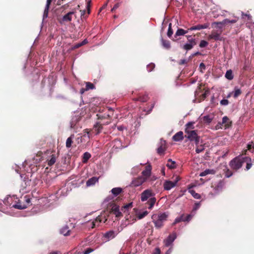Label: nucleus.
<instances>
[{"mask_svg": "<svg viewBox=\"0 0 254 254\" xmlns=\"http://www.w3.org/2000/svg\"><path fill=\"white\" fill-rule=\"evenodd\" d=\"M146 180V179L142 176L134 179L131 183V185L134 187L141 186Z\"/></svg>", "mask_w": 254, "mask_h": 254, "instance_id": "nucleus-11", "label": "nucleus"}, {"mask_svg": "<svg viewBox=\"0 0 254 254\" xmlns=\"http://www.w3.org/2000/svg\"><path fill=\"white\" fill-rule=\"evenodd\" d=\"M91 157V154L87 152H85L83 155L82 162L86 163Z\"/></svg>", "mask_w": 254, "mask_h": 254, "instance_id": "nucleus-38", "label": "nucleus"}, {"mask_svg": "<svg viewBox=\"0 0 254 254\" xmlns=\"http://www.w3.org/2000/svg\"><path fill=\"white\" fill-rule=\"evenodd\" d=\"M199 68H200L201 70H202V69L204 70L205 69V64L203 63H200L199 64Z\"/></svg>", "mask_w": 254, "mask_h": 254, "instance_id": "nucleus-62", "label": "nucleus"}, {"mask_svg": "<svg viewBox=\"0 0 254 254\" xmlns=\"http://www.w3.org/2000/svg\"><path fill=\"white\" fill-rule=\"evenodd\" d=\"M74 134H71L70 137L67 138L66 141V147L67 148H70L71 146L72 139L74 138Z\"/></svg>", "mask_w": 254, "mask_h": 254, "instance_id": "nucleus-33", "label": "nucleus"}, {"mask_svg": "<svg viewBox=\"0 0 254 254\" xmlns=\"http://www.w3.org/2000/svg\"><path fill=\"white\" fill-rule=\"evenodd\" d=\"M132 206V203L130 202V203H128L127 204H126V205H125L123 207V208L127 210L129 208H131Z\"/></svg>", "mask_w": 254, "mask_h": 254, "instance_id": "nucleus-54", "label": "nucleus"}, {"mask_svg": "<svg viewBox=\"0 0 254 254\" xmlns=\"http://www.w3.org/2000/svg\"><path fill=\"white\" fill-rule=\"evenodd\" d=\"M149 99L148 96L147 94L144 95L142 96H140L138 100L142 102H146Z\"/></svg>", "mask_w": 254, "mask_h": 254, "instance_id": "nucleus-42", "label": "nucleus"}, {"mask_svg": "<svg viewBox=\"0 0 254 254\" xmlns=\"http://www.w3.org/2000/svg\"><path fill=\"white\" fill-rule=\"evenodd\" d=\"M225 77L228 80H232L234 78L232 71L230 69L226 71L225 75Z\"/></svg>", "mask_w": 254, "mask_h": 254, "instance_id": "nucleus-36", "label": "nucleus"}, {"mask_svg": "<svg viewBox=\"0 0 254 254\" xmlns=\"http://www.w3.org/2000/svg\"><path fill=\"white\" fill-rule=\"evenodd\" d=\"M155 67V64L153 63H150L148 64L147 66V70L148 72H151Z\"/></svg>", "mask_w": 254, "mask_h": 254, "instance_id": "nucleus-47", "label": "nucleus"}, {"mask_svg": "<svg viewBox=\"0 0 254 254\" xmlns=\"http://www.w3.org/2000/svg\"><path fill=\"white\" fill-rule=\"evenodd\" d=\"M155 194L152 190L147 189L144 190L141 193L140 199L142 201H145L148 199L147 203L148 204V209L151 210L156 201V199L154 197Z\"/></svg>", "mask_w": 254, "mask_h": 254, "instance_id": "nucleus-1", "label": "nucleus"}, {"mask_svg": "<svg viewBox=\"0 0 254 254\" xmlns=\"http://www.w3.org/2000/svg\"><path fill=\"white\" fill-rule=\"evenodd\" d=\"M242 18H245V17H247L248 20L251 21L252 20V16L250 14H245L243 12H241Z\"/></svg>", "mask_w": 254, "mask_h": 254, "instance_id": "nucleus-51", "label": "nucleus"}, {"mask_svg": "<svg viewBox=\"0 0 254 254\" xmlns=\"http://www.w3.org/2000/svg\"><path fill=\"white\" fill-rule=\"evenodd\" d=\"M166 149V141L161 139L157 149V152L158 154L162 155L164 154Z\"/></svg>", "mask_w": 254, "mask_h": 254, "instance_id": "nucleus-12", "label": "nucleus"}, {"mask_svg": "<svg viewBox=\"0 0 254 254\" xmlns=\"http://www.w3.org/2000/svg\"><path fill=\"white\" fill-rule=\"evenodd\" d=\"M221 191L215 187L209 193V196L213 197L218 194Z\"/></svg>", "mask_w": 254, "mask_h": 254, "instance_id": "nucleus-29", "label": "nucleus"}, {"mask_svg": "<svg viewBox=\"0 0 254 254\" xmlns=\"http://www.w3.org/2000/svg\"><path fill=\"white\" fill-rule=\"evenodd\" d=\"M47 161H48V164L49 166H52V165H54L56 161V157L55 155L52 154L50 156V159H48Z\"/></svg>", "mask_w": 254, "mask_h": 254, "instance_id": "nucleus-31", "label": "nucleus"}, {"mask_svg": "<svg viewBox=\"0 0 254 254\" xmlns=\"http://www.w3.org/2000/svg\"><path fill=\"white\" fill-rule=\"evenodd\" d=\"M228 120H229V119L227 117H226V116L223 117L222 118V124L226 123L228 121Z\"/></svg>", "mask_w": 254, "mask_h": 254, "instance_id": "nucleus-63", "label": "nucleus"}, {"mask_svg": "<svg viewBox=\"0 0 254 254\" xmlns=\"http://www.w3.org/2000/svg\"><path fill=\"white\" fill-rule=\"evenodd\" d=\"M212 172V170L210 169H206L204 171L201 172L200 174V176H205L207 174H211Z\"/></svg>", "mask_w": 254, "mask_h": 254, "instance_id": "nucleus-50", "label": "nucleus"}, {"mask_svg": "<svg viewBox=\"0 0 254 254\" xmlns=\"http://www.w3.org/2000/svg\"><path fill=\"white\" fill-rule=\"evenodd\" d=\"M193 122H189L186 125V128L188 129L189 130H190V129H193L194 128Z\"/></svg>", "mask_w": 254, "mask_h": 254, "instance_id": "nucleus-49", "label": "nucleus"}, {"mask_svg": "<svg viewBox=\"0 0 254 254\" xmlns=\"http://www.w3.org/2000/svg\"><path fill=\"white\" fill-rule=\"evenodd\" d=\"M119 230H110L103 234L102 238L105 242H108L114 239L119 233Z\"/></svg>", "mask_w": 254, "mask_h": 254, "instance_id": "nucleus-4", "label": "nucleus"}, {"mask_svg": "<svg viewBox=\"0 0 254 254\" xmlns=\"http://www.w3.org/2000/svg\"><path fill=\"white\" fill-rule=\"evenodd\" d=\"M224 186V183L222 181H220L217 184L216 187L219 190L221 191L222 190V189L223 188V187Z\"/></svg>", "mask_w": 254, "mask_h": 254, "instance_id": "nucleus-45", "label": "nucleus"}, {"mask_svg": "<svg viewBox=\"0 0 254 254\" xmlns=\"http://www.w3.org/2000/svg\"><path fill=\"white\" fill-rule=\"evenodd\" d=\"M172 138L175 141H182L184 139L183 132L182 131L178 132L173 136Z\"/></svg>", "mask_w": 254, "mask_h": 254, "instance_id": "nucleus-17", "label": "nucleus"}, {"mask_svg": "<svg viewBox=\"0 0 254 254\" xmlns=\"http://www.w3.org/2000/svg\"><path fill=\"white\" fill-rule=\"evenodd\" d=\"M233 93L234 97L236 98L242 93V91L238 87H235Z\"/></svg>", "mask_w": 254, "mask_h": 254, "instance_id": "nucleus-34", "label": "nucleus"}, {"mask_svg": "<svg viewBox=\"0 0 254 254\" xmlns=\"http://www.w3.org/2000/svg\"><path fill=\"white\" fill-rule=\"evenodd\" d=\"M70 230L67 226H64L60 230V233L64 236H68L69 235Z\"/></svg>", "mask_w": 254, "mask_h": 254, "instance_id": "nucleus-24", "label": "nucleus"}, {"mask_svg": "<svg viewBox=\"0 0 254 254\" xmlns=\"http://www.w3.org/2000/svg\"><path fill=\"white\" fill-rule=\"evenodd\" d=\"M233 175V173L231 171H229V170H227V172L225 174V177L226 178H230Z\"/></svg>", "mask_w": 254, "mask_h": 254, "instance_id": "nucleus-59", "label": "nucleus"}, {"mask_svg": "<svg viewBox=\"0 0 254 254\" xmlns=\"http://www.w3.org/2000/svg\"><path fill=\"white\" fill-rule=\"evenodd\" d=\"M220 103L222 106H227L229 104V101L227 99H224L220 101Z\"/></svg>", "mask_w": 254, "mask_h": 254, "instance_id": "nucleus-53", "label": "nucleus"}, {"mask_svg": "<svg viewBox=\"0 0 254 254\" xmlns=\"http://www.w3.org/2000/svg\"><path fill=\"white\" fill-rule=\"evenodd\" d=\"M112 193L115 196L118 195L122 191L121 188H114L111 190Z\"/></svg>", "mask_w": 254, "mask_h": 254, "instance_id": "nucleus-28", "label": "nucleus"}, {"mask_svg": "<svg viewBox=\"0 0 254 254\" xmlns=\"http://www.w3.org/2000/svg\"><path fill=\"white\" fill-rule=\"evenodd\" d=\"M74 14V12L70 11L63 17V21H70L72 20L71 15Z\"/></svg>", "mask_w": 254, "mask_h": 254, "instance_id": "nucleus-22", "label": "nucleus"}, {"mask_svg": "<svg viewBox=\"0 0 254 254\" xmlns=\"http://www.w3.org/2000/svg\"><path fill=\"white\" fill-rule=\"evenodd\" d=\"M16 199H17V197L16 195H8L4 198L2 202L6 206H10L12 205L13 201H16Z\"/></svg>", "mask_w": 254, "mask_h": 254, "instance_id": "nucleus-9", "label": "nucleus"}, {"mask_svg": "<svg viewBox=\"0 0 254 254\" xmlns=\"http://www.w3.org/2000/svg\"><path fill=\"white\" fill-rule=\"evenodd\" d=\"M169 216L168 212H165L158 214H154L151 216L152 222L157 229H160L163 226V223L167 220Z\"/></svg>", "mask_w": 254, "mask_h": 254, "instance_id": "nucleus-2", "label": "nucleus"}, {"mask_svg": "<svg viewBox=\"0 0 254 254\" xmlns=\"http://www.w3.org/2000/svg\"><path fill=\"white\" fill-rule=\"evenodd\" d=\"M95 88L94 85L90 82H86V87L85 90H88L89 89H94Z\"/></svg>", "mask_w": 254, "mask_h": 254, "instance_id": "nucleus-40", "label": "nucleus"}, {"mask_svg": "<svg viewBox=\"0 0 254 254\" xmlns=\"http://www.w3.org/2000/svg\"><path fill=\"white\" fill-rule=\"evenodd\" d=\"M106 220L107 219L105 218V216L101 214L94 220L89 221L87 223V227L93 228L96 226H98L100 223H105Z\"/></svg>", "mask_w": 254, "mask_h": 254, "instance_id": "nucleus-3", "label": "nucleus"}, {"mask_svg": "<svg viewBox=\"0 0 254 254\" xmlns=\"http://www.w3.org/2000/svg\"><path fill=\"white\" fill-rule=\"evenodd\" d=\"M93 251V249L91 248H88L83 252V254H89Z\"/></svg>", "mask_w": 254, "mask_h": 254, "instance_id": "nucleus-57", "label": "nucleus"}, {"mask_svg": "<svg viewBox=\"0 0 254 254\" xmlns=\"http://www.w3.org/2000/svg\"><path fill=\"white\" fill-rule=\"evenodd\" d=\"M208 45V42L205 40H201L199 43V47L200 48H204Z\"/></svg>", "mask_w": 254, "mask_h": 254, "instance_id": "nucleus-52", "label": "nucleus"}, {"mask_svg": "<svg viewBox=\"0 0 254 254\" xmlns=\"http://www.w3.org/2000/svg\"><path fill=\"white\" fill-rule=\"evenodd\" d=\"M86 8L87 10L88 14H90V7L91 4V1L90 0H86Z\"/></svg>", "mask_w": 254, "mask_h": 254, "instance_id": "nucleus-48", "label": "nucleus"}, {"mask_svg": "<svg viewBox=\"0 0 254 254\" xmlns=\"http://www.w3.org/2000/svg\"><path fill=\"white\" fill-rule=\"evenodd\" d=\"M248 150H249L251 152H254V143L253 142H250L247 145Z\"/></svg>", "mask_w": 254, "mask_h": 254, "instance_id": "nucleus-41", "label": "nucleus"}, {"mask_svg": "<svg viewBox=\"0 0 254 254\" xmlns=\"http://www.w3.org/2000/svg\"><path fill=\"white\" fill-rule=\"evenodd\" d=\"M199 140L200 137L199 136L193 140L194 141L195 145H196V147L199 145Z\"/></svg>", "mask_w": 254, "mask_h": 254, "instance_id": "nucleus-58", "label": "nucleus"}, {"mask_svg": "<svg viewBox=\"0 0 254 254\" xmlns=\"http://www.w3.org/2000/svg\"><path fill=\"white\" fill-rule=\"evenodd\" d=\"M166 166L169 169H174L176 167V162L175 161H173L171 159H169Z\"/></svg>", "mask_w": 254, "mask_h": 254, "instance_id": "nucleus-26", "label": "nucleus"}, {"mask_svg": "<svg viewBox=\"0 0 254 254\" xmlns=\"http://www.w3.org/2000/svg\"><path fill=\"white\" fill-rule=\"evenodd\" d=\"M187 39H188V42H190L191 41L192 42V41H196L195 39L192 38V36L190 35H187Z\"/></svg>", "mask_w": 254, "mask_h": 254, "instance_id": "nucleus-60", "label": "nucleus"}, {"mask_svg": "<svg viewBox=\"0 0 254 254\" xmlns=\"http://www.w3.org/2000/svg\"><path fill=\"white\" fill-rule=\"evenodd\" d=\"M189 192L195 199H200L201 198L200 195L195 192V191L192 189V188H190L189 189Z\"/></svg>", "mask_w": 254, "mask_h": 254, "instance_id": "nucleus-27", "label": "nucleus"}, {"mask_svg": "<svg viewBox=\"0 0 254 254\" xmlns=\"http://www.w3.org/2000/svg\"><path fill=\"white\" fill-rule=\"evenodd\" d=\"M177 238V234L175 232L172 233L169 235L167 238L164 240V243L166 247H169L171 245L175 239Z\"/></svg>", "mask_w": 254, "mask_h": 254, "instance_id": "nucleus-10", "label": "nucleus"}, {"mask_svg": "<svg viewBox=\"0 0 254 254\" xmlns=\"http://www.w3.org/2000/svg\"><path fill=\"white\" fill-rule=\"evenodd\" d=\"M209 39H214L215 41H221L222 38L220 34L217 33H212L209 36Z\"/></svg>", "mask_w": 254, "mask_h": 254, "instance_id": "nucleus-19", "label": "nucleus"}, {"mask_svg": "<svg viewBox=\"0 0 254 254\" xmlns=\"http://www.w3.org/2000/svg\"><path fill=\"white\" fill-rule=\"evenodd\" d=\"M160 250L159 248H157L155 249L154 252L153 253V254H160Z\"/></svg>", "mask_w": 254, "mask_h": 254, "instance_id": "nucleus-64", "label": "nucleus"}, {"mask_svg": "<svg viewBox=\"0 0 254 254\" xmlns=\"http://www.w3.org/2000/svg\"><path fill=\"white\" fill-rule=\"evenodd\" d=\"M173 31L172 29V24L170 23L169 24V27H168L167 34L168 37L170 38L172 36V35H173Z\"/></svg>", "mask_w": 254, "mask_h": 254, "instance_id": "nucleus-43", "label": "nucleus"}, {"mask_svg": "<svg viewBox=\"0 0 254 254\" xmlns=\"http://www.w3.org/2000/svg\"><path fill=\"white\" fill-rule=\"evenodd\" d=\"M151 166L149 165L146 167V168L144 170H143L142 172V175H143V177L146 179V178L149 177L151 175Z\"/></svg>", "mask_w": 254, "mask_h": 254, "instance_id": "nucleus-16", "label": "nucleus"}, {"mask_svg": "<svg viewBox=\"0 0 254 254\" xmlns=\"http://www.w3.org/2000/svg\"><path fill=\"white\" fill-rule=\"evenodd\" d=\"M209 25V23H207L203 24H198V25H195V26L190 27L189 29V30H190V31L199 30L201 29H206V28H208Z\"/></svg>", "mask_w": 254, "mask_h": 254, "instance_id": "nucleus-13", "label": "nucleus"}, {"mask_svg": "<svg viewBox=\"0 0 254 254\" xmlns=\"http://www.w3.org/2000/svg\"><path fill=\"white\" fill-rule=\"evenodd\" d=\"M194 215V213H193L191 212L190 214L187 215L186 217L185 218L184 222H189Z\"/></svg>", "mask_w": 254, "mask_h": 254, "instance_id": "nucleus-44", "label": "nucleus"}, {"mask_svg": "<svg viewBox=\"0 0 254 254\" xmlns=\"http://www.w3.org/2000/svg\"><path fill=\"white\" fill-rule=\"evenodd\" d=\"M148 214V212L147 210L143 211H139L136 213V218L138 220H140L144 218Z\"/></svg>", "mask_w": 254, "mask_h": 254, "instance_id": "nucleus-21", "label": "nucleus"}, {"mask_svg": "<svg viewBox=\"0 0 254 254\" xmlns=\"http://www.w3.org/2000/svg\"><path fill=\"white\" fill-rule=\"evenodd\" d=\"M24 200L27 203V204H29L31 202V199L29 195H25L24 196Z\"/></svg>", "mask_w": 254, "mask_h": 254, "instance_id": "nucleus-56", "label": "nucleus"}, {"mask_svg": "<svg viewBox=\"0 0 254 254\" xmlns=\"http://www.w3.org/2000/svg\"><path fill=\"white\" fill-rule=\"evenodd\" d=\"M235 18L232 20H230L229 19L226 18L224 19L222 21L220 22H214L212 23V25H214V24H221V26L219 27V29H221L222 28V26L228 23H235L237 22L239 19V17H234Z\"/></svg>", "mask_w": 254, "mask_h": 254, "instance_id": "nucleus-8", "label": "nucleus"}, {"mask_svg": "<svg viewBox=\"0 0 254 254\" xmlns=\"http://www.w3.org/2000/svg\"><path fill=\"white\" fill-rule=\"evenodd\" d=\"M243 162L241 160L240 156L236 157L231 160L229 163V165L232 169L238 170L242 166Z\"/></svg>", "mask_w": 254, "mask_h": 254, "instance_id": "nucleus-5", "label": "nucleus"}, {"mask_svg": "<svg viewBox=\"0 0 254 254\" xmlns=\"http://www.w3.org/2000/svg\"><path fill=\"white\" fill-rule=\"evenodd\" d=\"M200 205H201V201L195 203L191 212L193 213H194V214H195L196 211H197V210H198L199 208V207H200Z\"/></svg>", "mask_w": 254, "mask_h": 254, "instance_id": "nucleus-39", "label": "nucleus"}, {"mask_svg": "<svg viewBox=\"0 0 254 254\" xmlns=\"http://www.w3.org/2000/svg\"><path fill=\"white\" fill-rule=\"evenodd\" d=\"M93 129L95 132V134H98L101 132L102 129V127L101 124L97 123L94 126Z\"/></svg>", "mask_w": 254, "mask_h": 254, "instance_id": "nucleus-23", "label": "nucleus"}, {"mask_svg": "<svg viewBox=\"0 0 254 254\" xmlns=\"http://www.w3.org/2000/svg\"><path fill=\"white\" fill-rule=\"evenodd\" d=\"M12 207L14 208H16L18 209H24L27 207V205L26 204H21L19 202H17L15 204L12 205Z\"/></svg>", "mask_w": 254, "mask_h": 254, "instance_id": "nucleus-25", "label": "nucleus"}, {"mask_svg": "<svg viewBox=\"0 0 254 254\" xmlns=\"http://www.w3.org/2000/svg\"><path fill=\"white\" fill-rule=\"evenodd\" d=\"M202 121L207 124H209L212 121V118L210 115H206L202 118Z\"/></svg>", "mask_w": 254, "mask_h": 254, "instance_id": "nucleus-32", "label": "nucleus"}, {"mask_svg": "<svg viewBox=\"0 0 254 254\" xmlns=\"http://www.w3.org/2000/svg\"><path fill=\"white\" fill-rule=\"evenodd\" d=\"M114 143H115L116 145H117V148H122L121 147V141L119 139H115L114 140Z\"/></svg>", "mask_w": 254, "mask_h": 254, "instance_id": "nucleus-55", "label": "nucleus"}, {"mask_svg": "<svg viewBox=\"0 0 254 254\" xmlns=\"http://www.w3.org/2000/svg\"><path fill=\"white\" fill-rule=\"evenodd\" d=\"M244 159L245 161H249V162H247L246 165V170H249L252 166V164L251 163V158L248 157H246Z\"/></svg>", "mask_w": 254, "mask_h": 254, "instance_id": "nucleus-37", "label": "nucleus"}, {"mask_svg": "<svg viewBox=\"0 0 254 254\" xmlns=\"http://www.w3.org/2000/svg\"><path fill=\"white\" fill-rule=\"evenodd\" d=\"M112 211L116 217H119L121 214V212L120 211L119 206H115L113 207Z\"/></svg>", "mask_w": 254, "mask_h": 254, "instance_id": "nucleus-30", "label": "nucleus"}, {"mask_svg": "<svg viewBox=\"0 0 254 254\" xmlns=\"http://www.w3.org/2000/svg\"><path fill=\"white\" fill-rule=\"evenodd\" d=\"M181 221H182V219H181V218H179V217H178L175 219V221L173 222V225H175L176 224L179 223Z\"/></svg>", "mask_w": 254, "mask_h": 254, "instance_id": "nucleus-61", "label": "nucleus"}, {"mask_svg": "<svg viewBox=\"0 0 254 254\" xmlns=\"http://www.w3.org/2000/svg\"><path fill=\"white\" fill-rule=\"evenodd\" d=\"M185 137H187L190 141H192L194 139L198 136L196 130H189L188 129H185Z\"/></svg>", "mask_w": 254, "mask_h": 254, "instance_id": "nucleus-7", "label": "nucleus"}, {"mask_svg": "<svg viewBox=\"0 0 254 254\" xmlns=\"http://www.w3.org/2000/svg\"><path fill=\"white\" fill-rule=\"evenodd\" d=\"M161 42L163 47L167 50L171 48L170 42L169 40H165L162 37L161 38Z\"/></svg>", "mask_w": 254, "mask_h": 254, "instance_id": "nucleus-18", "label": "nucleus"}, {"mask_svg": "<svg viewBox=\"0 0 254 254\" xmlns=\"http://www.w3.org/2000/svg\"><path fill=\"white\" fill-rule=\"evenodd\" d=\"M196 44V41H192L190 42H188L185 44H184L183 46H181L182 48L186 50L187 51H189L192 49V48Z\"/></svg>", "mask_w": 254, "mask_h": 254, "instance_id": "nucleus-14", "label": "nucleus"}, {"mask_svg": "<svg viewBox=\"0 0 254 254\" xmlns=\"http://www.w3.org/2000/svg\"><path fill=\"white\" fill-rule=\"evenodd\" d=\"M179 180L178 177H176L174 181H165L163 185L164 189L166 190H170L176 186Z\"/></svg>", "mask_w": 254, "mask_h": 254, "instance_id": "nucleus-6", "label": "nucleus"}, {"mask_svg": "<svg viewBox=\"0 0 254 254\" xmlns=\"http://www.w3.org/2000/svg\"><path fill=\"white\" fill-rule=\"evenodd\" d=\"M188 33V31L185 30L183 29L179 28L176 31L175 37H177L178 36L184 35L185 34Z\"/></svg>", "mask_w": 254, "mask_h": 254, "instance_id": "nucleus-35", "label": "nucleus"}, {"mask_svg": "<svg viewBox=\"0 0 254 254\" xmlns=\"http://www.w3.org/2000/svg\"><path fill=\"white\" fill-rule=\"evenodd\" d=\"M98 181V178L95 177H93L88 180V181L86 182V186L87 187L93 186L95 185Z\"/></svg>", "mask_w": 254, "mask_h": 254, "instance_id": "nucleus-20", "label": "nucleus"}, {"mask_svg": "<svg viewBox=\"0 0 254 254\" xmlns=\"http://www.w3.org/2000/svg\"><path fill=\"white\" fill-rule=\"evenodd\" d=\"M51 3V0H47L46 4L45 7V10L43 15V20H44L45 18L48 17V11L50 7V5Z\"/></svg>", "mask_w": 254, "mask_h": 254, "instance_id": "nucleus-15", "label": "nucleus"}, {"mask_svg": "<svg viewBox=\"0 0 254 254\" xmlns=\"http://www.w3.org/2000/svg\"><path fill=\"white\" fill-rule=\"evenodd\" d=\"M204 149L205 148L203 145H200L196 147L195 149V152L196 153H199L202 152Z\"/></svg>", "mask_w": 254, "mask_h": 254, "instance_id": "nucleus-46", "label": "nucleus"}]
</instances>
